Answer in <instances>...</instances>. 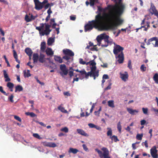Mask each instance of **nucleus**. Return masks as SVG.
I'll use <instances>...</instances> for the list:
<instances>
[{
    "mask_svg": "<svg viewBox=\"0 0 158 158\" xmlns=\"http://www.w3.org/2000/svg\"><path fill=\"white\" fill-rule=\"evenodd\" d=\"M104 41L106 43L105 44H102L101 45V46L102 48L104 47H106L108 45V43L109 42V41L108 39H107V40H104Z\"/></svg>",
    "mask_w": 158,
    "mask_h": 158,
    "instance_id": "nucleus-38",
    "label": "nucleus"
},
{
    "mask_svg": "<svg viewBox=\"0 0 158 158\" xmlns=\"http://www.w3.org/2000/svg\"><path fill=\"white\" fill-rule=\"evenodd\" d=\"M15 92H16L17 91H18L19 92H20L22 91L23 90V88L22 86L18 85L15 87Z\"/></svg>",
    "mask_w": 158,
    "mask_h": 158,
    "instance_id": "nucleus-25",
    "label": "nucleus"
},
{
    "mask_svg": "<svg viewBox=\"0 0 158 158\" xmlns=\"http://www.w3.org/2000/svg\"><path fill=\"white\" fill-rule=\"evenodd\" d=\"M61 71V72H60V73L61 76L62 77H63L64 75H67L68 73V70L67 69Z\"/></svg>",
    "mask_w": 158,
    "mask_h": 158,
    "instance_id": "nucleus-24",
    "label": "nucleus"
},
{
    "mask_svg": "<svg viewBox=\"0 0 158 158\" xmlns=\"http://www.w3.org/2000/svg\"><path fill=\"white\" fill-rule=\"evenodd\" d=\"M0 92L6 96L8 95V94L6 93L5 91L3 90V87L2 86H0Z\"/></svg>",
    "mask_w": 158,
    "mask_h": 158,
    "instance_id": "nucleus-42",
    "label": "nucleus"
},
{
    "mask_svg": "<svg viewBox=\"0 0 158 158\" xmlns=\"http://www.w3.org/2000/svg\"><path fill=\"white\" fill-rule=\"evenodd\" d=\"M153 79L155 83L158 84V73H156L154 75Z\"/></svg>",
    "mask_w": 158,
    "mask_h": 158,
    "instance_id": "nucleus-32",
    "label": "nucleus"
},
{
    "mask_svg": "<svg viewBox=\"0 0 158 158\" xmlns=\"http://www.w3.org/2000/svg\"><path fill=\"white\" fill-rule=\"evenodd\" d=\"M127 109L129 113L132 115L136 114L139 112L138 110H133L130 108H127Z\"/></svg>",
    "mask_w": 158,
    "mask_h": 158,
    "instance_id": "nucleus-13",
    "label": "nucleus"
},
{
    "mask_svg": "<svg viewBox=\"0 0 158 158\" xmlns=\"http://www.w3.org/2000/svg\"><path fill=\"white\" fill-rule=\"evenodd\" d=\"M74 71H75L77 72L80 73L81 75H85V76L86 72L84 69L82 70H79L78 69H76L75 70L74 69Z\"/></svg>",
    "mask_w": 158,
    "mask_h": 158,
    "instance_id": "nucleus-29",
    "label": "nucleus"
},
{
    "mask_svg": "<svg viewBox=\"0 0 158 158\" xmlns=\"http://www.w3.org/2000/svg\"><path fill=\"white\" fill-rule=\"evenodd\" d=\"M54 40L53 38H49L47 41V44L48 46H51L54 42Z\"/></svg>",
    "mask_w": 158,
    "mask_h": 158,
    "instance_id": "nucleus-27",
    "label": "nucleus"
},
{
    "mask_svg": "<svg viewBox=\"0 0 158 158\" xmlns=\"http://www.w3.org/2000/svg\"><path fill=\"white\" fill-rule=\"evenodd\" d=\"M52 31V30H48L46 31V30H44V31L42 32V35H44L45 34L46 35H49L50 33V32Z\"/></svg>",
    "mask_w": 158,
    "mask_h": 158,
    "instance_id": "nucleus-37",
    "label": "nucleus"
},
{
    "mask_svg": "<svg viewBox=\"0 0 158 158\" xmlns=\"http://www.w3.org/2000/svg\"><path fill=\"white\" fill-rule=\"evenodd\" d=\"M60 131H64L65 133H67L69 131V129L68 127H65L61 129Z\"/></svg>",
    "mask_w": 158,
    "mask_h": 158,
    "instance_id": "nucleus-48",
    "label": "nucleus"
},
{
    "mask_svg": "<svg viewBox=\"0 0 158 158\" xmlns=\"http://www.w3.org/2000/svg\"><path fill=\"white\" fill-rule=\"evenodd\" d=\"M58 109L61 112L64 113H67L68 112L67 110L64 109V108L60 106H59L58 107Z\"/></svg>",
    "mask_w": 158,
    "mask_h": 158,
    "instance_id": "nucleus-30",
    "label": "nucleus"
},
{
    "mask_svg": "<svg viewBox=\"0 0 158 158\" xmlns=\"http://www.w3.org/2000/svg\"><path fill=\"white\" fill-rule=\"evenodd\" d=\"M108 106L114 108V101L113 100H110L108 101Z\"/></svg>",
    "mask_w": 158,
    "mask_h": 158,
    "instance_id": "nucleus-31",
    "label": "nucleus"
},
{
    "mask_svg": "<svg viewBox=\"0 0 158 158\" xmlns=\"http://www.w3.org/2000/svg\"><path fill=\"white\" fill-rule=\"evenodd\" d=\"M14 97V96L13 94H11L9 98L8 99L11 102H13L14 100H13V98Z\"/></svg>",
    "mask_w": 158,
    "mask_h": 158,
    "instance_id": "nucleus-53",
    "label": "nucleus"
},
{
    "mask_svg": "<svg viewBox=\"0 0 158 158\" xmlns=\"http://www.w3.org/2000/svg\"><path fill=\"white\" fill-rule=\"evenodd\" d=\"M63 51V53L66 55L69 56H74V53L71 50L69 49H64Z\"/></svg>",
    "mask_w": 158,
    "mask_h": 158,
    "instance_id": "nucleus-11",
    "label": "nucleus"
},
{
    "mask_svg": "<svg viewBox=\"0 0 158 158\" xmlns=\"http://www.w3.org/2000/svg\"><path fill=\"white\" fill-rule=\"evenodd\" d=\"M69 75L70 78L74 76V73L73 71H70L69 73Z\"/></svg>",
    "mask_w": 158,
    "mask_h": 158,
    "instance_id": "nucleus-59",
    "label": "nucleus"
},
{
    "mask_svg": "<svg viewBox=\"0 0 158 158\" xmlns=\"http://www.w3.org/2000/svg\"><path fill=\"white\" fill-rule=\"evenodd\" d=\"M14 118L15 119L20 122H21L22 121L21 118L18 116L16 115H14Z\"/></svg>",
    "mask_w": 158,
    "mask_h": 158,
    "instance_id": "nucleus-55",
    "label": "nucleus"
},
{
    "mask_svg": "<svg viewBox=\"0 0 158 158\" xmlns=\"http://www.w3.org/2000/svg\"><path fill=\"white\" fill-rule=\"evenodd\" d=\"M39 56L38 54L35 53L33 54V60L34 63H37L39 60Z\"/></svg>",
    "mask_w": 158,
    "mask_h": 158,
    "instance_id": "nucleus-19",
    "label": "nucleus"
},
{
    "mask_svg": "<svg viewBox=\"0 0 158 158\" xmlns=\"http://www.w3.org/2000/svg\"><path fill=\"white\" fill-rule=\"evenodd\" d=\"M110 138L112 140H114L115 142H116L119 141V140L118 139L117 137L115 135H114L111 137H110Z\"/></svg>",
    "mask_w": 158,
    "mask_h": 158,
    "instance_id": "nucleus-33",
    "label": "nucleus"
},
{
    "mask_svg": "<svg viewBox=\"0 0 158 158\" xmlns=\"http://www.w3.org/2000/svg\"><path fill=\"white\" fill-rule=\"evenodd\" d=\"M90 6H93L94 5V2H96V0H90Z\"/></svg>",
    "mask_w": 158,
    "mask_h": 158,
    "instance_id": "nucleus-57",
    "label": "nucleus"
},
{
    "mask_svg": "<svg viewBox=\"0 0 158 158\" xmlns=\"http://www.w3.org/2000/svg\"><path fill=\"white\" fill-rule=\"evenodd\" d=\"M41 50L44 51L46 48V43L45 42H43L41 44Z\"/></svg>",
    "mask_w": 158,
    "mask_h": 158,
    "instance_id": "nucleus-28",
    "label": "nucleus"
},
{
    "mask_svg": "<svg viewBox=\"0 0 158 158\" xmlns=\"http://www.w3.org/2000/svg\"><path fill=\"white\" fill-rule=\"evenodd\" d=\"M146 67L145 66V65L143 64H142L140 67V69L141 70L142 72H144L146 70Z\"/></svg>",
    "mask_w": 158,
    "mask_h": 158,
    "instance_id": "nucleus-46",
    "label": "nucleus"
},
{
    "mask_svg": "<svg viewBox=\"0 0 158 158\" xmlns=\"http://www.w3.org/2000/svg\"><path fill=\"white\" fill-rule=\"evenodd\" d=\"M66 66L64 64H62L60 65V69L61 71L66 69Z\"/></svg>",
    "mask_w": 158,
    "mask_h": 158,
    "instance_id": "nucleus-45",
    "label": "nucleus"
},
{
    "mask_svg": "<svg viewBox=\"0 0 158 158\" xmlns=\"http://www.w3.org/2000/svg\"><path fill=\"white\" fill-rule=\"evenodd\" d=\"M25 52L27 54V55L29 56L30 59H31V56L33 52L31 49L28 48H25Z\"/></svg>",
    "mask_w": 158,
    "mask_h": 158,
    "instance_id": "nucleus-14",
    "label": "nucleus"
},
{
    "mask_svg": "<svg viewBox=\"0 0 158 158\" xmlns=\"http://www.w3.org/2000/svg\"><path fill=\"white\" fill-rule=\"evenodd\" d=\"M120 78L124 81H126L128 79V75L127 72H125V73H119Z\"/></svg>",
    "mask_w": 158,
    "mask_h": 158,
    "instance_id": "nucleus-10",
    "label": "nucleus"
},
{
    "mask_svg": "<svg viewBox=\"0 0 158 158\" xmlns=\"http://www.w3.org/2000/svg\"><path fill=\"white\" fill-rule=\"evenodd\" d=\"M38 60L39 62L41 63H44L45 61V56L42 54H40Z\"/></svg>",
    "mask_w": 158,
    "mask_h": 158,
    "instance_id": "nucleus-15",
    "label": "nucleus"
},
{
    "mask_svg": "<svg viewBox=\"0 0 158 158\" xmlns=\"http://www.w3.org/2000/svg\"><path fill=\"white\" fill-rule=\"evenodd\" d=\"M44 7L43 5H42L41 2H40L35 5V8L37 10H40L42 9Z\"/></svg>",
    "mask_w": 158,
    "mask_h": 158,
    "instance_id": "nucleus-18",
    "label": "nucleus"
},
{
    "mask_svg": "<svg viewBox=\"0 0 158 158\" xmlns=\"http://www.w3.org/2000/svg\"><path fill=\"white\" fill-rule=\"evenodd\" d=\"M102 40H107V39H109V35H106L105 33L101 34Z\"/></svg>",
    "mask_w": 158,
    "mask_h": 158,
    "instance_id": "nucleus-34",
    "label": "nucleus"
},
{
    "mask_svg": "<svg viewBox=\"0 0 158 158\" xmlns=\"http://www.w3.org/2000/svg\"><path fill=\"white\" fill-rule=\"evenodd\" d=\"M90 65H92V67L96 66V63L94 61V59L90 61Z\"/></svg>",
    "mask_w": 158,
    "mask_h": 158,
    "instance_id": "nucleus-47",
    "label": "nucleus"
},
{
    "mask_svg": "<svg viewBox=\"0 0 158 158\" xmlns=\"http://www.w3.org/2000/svg\"><path fill=\"white\" fill-rule=\"evenodd\" d=\"M109 77H108V76L106 74H104L103 76L102 77V79H109Z\"/></svg>",
    "mask_w": 158,
    "mask_h": 158,
    "instance_id": "nucleus-63",
    "label": "nucleus"
},
{
    "mask_svg": "<svg viewBox=\"0 0 158 158\" xmlns=\"http://www.w3.org/2000/svg\"><path fill=\"white\" fill-rule=\"evenodd\" d=\"M45 52L48 56H52L54 54V52L52 51V49L49 48H47L45 51Z\"/></svg>",
    "mask_w": 158,
    "mask_h": 158,
    "instance_id": "nucleus-17",
    "label": "nucleus"
},
{
    "mask_svg": "<svg viewBox=\"0 0 158 158\" xmlns=\"http://www.w3.org/2000/svg\"><path fill=\"white\" fill-rule=\"evenodd\" d=\"M89 126L91 128H95L96 127V125L94 124L90 123L88 124Z\"/></svg>",
    "mask_w": 158,
    "mask_h": 158,
    "instance_id": "nucleus-62",
    "label": "nucleus"
},
{
    "mask_svg": "<svg viewBox=\"0 0 158 158\" xmlns=\"http://www.w3.org/2000/svg\"><path fill=\"white\" fill-rule=\"evenodd\" d=\"M109 130L107 131V135L108 136H110V137H111L112 135V131L111 128H107Z\"/></svg>",
    "mask_w": 158,
    "mask_h": 158,
    "instance_id": "nucleus-43",
    "label": "nucleus"
},
{
    "mask_svg": "<svg viewBox=\"0 0 158 158\" xmlns=\"http://www.w3.org/2000/svg\"><path fill=\"white\" fill-rule=\"evenodd\" d=\"M3 71L4 77L5 78V81L6 82L10 81V79L6 71L5 70H4Z\"/></svg>",
    "mask_w": 158,
    "mask_h": 158,
    "instance_id": "nucleus-20",
    "label": "nucleus"
},
{
    "mask_svg": "<svg viewBox=\"0 0 158 158\" xmlns=\"http://www.w3.org/2000/svg\"><path fill=\"white\" fill-rule=\"evenodd\" d=\"M78 152L79 150L78 149L71 148H69L68 151L69 153H72L74 154L77 153Z\"/></svg>",
    "mask_w": 158,
    "mask_h": 158,
    "instance_id": "nucleus-22",
    "label": "nucleus"
},
{
    "mask_svg": "<svg viewBox=\"0 0 158 158\" xmlns=\"http://www.w3.org/2000/svg\"><path fill=\"white\" fill-rule=\"evenodd\" d=\"M96 66L91 67L90 71L88 73L86 72L85 78L88 79L90 76L91 77H93L94 79L95 80L96 77H98L99 76V71L96 70Z\"/></svg>",
    "mask_w": 158,
    "mask_h": 158,
    "instance_id": "nucleus-3",
    "label": "nucleus"
},
{
    "mask_svg": "<svg viewBox=\"0 0 158 158\" xmlns=\"http://www.w3.org/2000/svg\"><path fill=\"white\" fill-rule=\"evenodd\" d=\"M157 150L156 149V147L155 146H153L150 149V153L151 156L153 158H158V156L157 153Z\"/></svg>",
    "mask_w": 158,
    "mask_h": 158,
    "instance_id": "nucleus-7",
    "label": "nucleus"
},
{
    "mask_svg": "<svg viewBox=\"0 0 158 158\" xmlns=\"http://www.w3.org/2000/svg\"><path fill=\"white\" fill-rule=\"evenodd\" d=\"M79 76V78L81 79H82L85 78V76L84 77V75H81V74H75L74 76L76 77H77V76Z\"/></svg>",
    "mask_w": 158,
    "mask_h": 158,
    "instance_id": "nucleus-49",
    "label": "nucleus"
},
{
    "mask_svg": "<svg viewBox=\"0 0 158 158\" xmlns=\"http://www.w3.org/2000/svg\"><path fill=\"white\" fill-rule=\"evenodd\" d=\"M103 17L101 13H99L95 16V19L89 21L88 23L85 26V31L92 30L94 28L101 30L108 31L113 28V26L109 25L108 24L102 23V20Z\"/></svg>",
    "mask_w": 158,
    "mask_h": 158,
    "instance_id": "nucleus-1",
    "label": "nucleus"
},
{
    "mask_svg": "<svg viewBox=\"0 0 158 158\" xmlns=\"http://www.w3.org/2000/svg\"><path fill=\"white\" fill-rule=\"evenodd\" d=\"M142 110L143 113L144 114H148V110L147 108H144L143 107L142 108Z\"/></svg>",
    "mask_w": 158,
    "mask_h": 158,
    "instance_id": "nucleus-50",
    "label": "nucleus"
},
{
    "mask_svg": "<svg viewBox=\"0 0 158 158\" xmlns=\"http://www.w3.org/2000/svg\"><path fill=\"white\" fill-rule=\"evenodd\" d=\"M44 27V24H40V26L39 27H36V29L38 30L39 31H40L42 29H43Z\"/></svg>",
    "mask_w": 158,
    "mask_h": 158,
    "instance_id": "nucleus-40",
    "label": "nucleus"
},
{
    "mask_svg": "<svg viewBox=\"0 0 158 158\" xmlns=\"http://www.w3.org/2000/svg\"><path fill=\"white\" fill-rule=\"evenodd\" d=\"M77 131L78 133L79 134L85 136H88L89 135L85 133L84 131L83 130L81 129H77Z\"/></svg>",
    "mask_w": 158,
    "mask_h": 158,
    "instance_id": "nucleus-16",
    "label": "nucleus"
},
{
    "mask_svg": "<svg viewBox=\"0 0 158 158\" xmlns=\"http://www.w3.org/2000/svg\"><path fill=\"white\" fill-rule=\"evenodd\" d=\"M54 59L56 61H57L60 63H61L63 62L62 59L59 56H54Z\"/></svg>",
    "mask_w": 158,
    "mask_h": 158,
    "instance_id": "nucleus-21",
    "label": "nucleus"
},
{
    "mask_svg": "<svg viewBox=\"0 0 158 158\" xmlns=\"http://www.w3.org/2000/svg\"><path fill=\"white\" fill-rule=\"evenodd\" d=\"M153 41H156L155 44L153 45L154 47H158V38L156 37H153L149 39L147 44L148 45H149L150 44V42Z\"/></svg>",
    "mask_w": 158,
    "mask_h": 158,
    "instance_id": "nucleus-8",
    "label": "nucleus"
},
{
    "mask_svg": "<svg viewBox=\"0 0 158 158\" xmlns=\"http://www.w3.org/2000/svg\"><path fill=\"white\" fill-rule=\"evenodd\" d=\"M24 76L25 77H29L31 76L30 73V71L27 70V72L26 70H25L23 71Z\"/></svg>",
    "mask_w": 158,
    "mask_h": 158,
    "instance_id": "nucleus-26",
    "label": "nucleus"
},
{
    "mask_svg": "<svg viewBox=\"0 0 158 158\" xmlns=\"http://www.w3.org/2000/svg\"><path fill=\"white\" fill-rule=\"evenodd\" d=\"M117 127L119 132L120 133H121V132L122 126H121V122H118V123Z\"/></svg>",
    "mask_w": 158,
    "mask_h": 158,
    "instance_id": "nucleus-39",
    "label": "nucleus"
},
{
    "mask_svg": "<svg viewBox=\"0 0 158 158\" xmlns=\"http://www.w3.org/2000/svg\"><path fill=\"white\" fill-rule=\"evenodd\" d=\"M144 145L146 148L148 147V141L147 140H145L144 142H143L142 143V145L143 146Z\"/></svg>",
    "mask_w": 158,
    "mask_h": 158,
    "instance_id": "nucleus-52",
    "label": "nucleus"
},
{
    "mask_svg": "<svg viewBox=\"0 0 158 158\" xmlns=\"http://www.w3.org/2000/svg\"><path fill=\"white\" fill-rule=\"evenodd\" d=\"M111 83L109 82V84L107 87L105 88V90H107L109 89H111Z\"/></svg>",
    "mask_w": 158,
    "mask_h": 158,
    "instance_id": "nucleus-54",
    "label": "nucleus"
},
{
    "mask_svg": "<svg viewBox=\"0 0 158 158\" xmlns=\"http://www.w3.org/2000/svg\"><path fill=\"white\" fill-rule=\"evenodd\" d=\"M13 52L14 57V58L15 59L16 61L19 64H20V61L18 59V55H17L16 52L15 50H13Z\"/></svg>",
    "mask_w": 158,
    "mask_h": 158,
    "instance_id": "nucleus-23",
    "label": "nucleus"
},
{
    "mask_svg": "<svg viewBox=\"0 0 158 158\" xmlns=\"http://www.w3.org/2000/svg\"><path fill=\"white\" fill-rule=\"evenodd\" d=\"M115 58L118 59L117 61L119 64H122L124 60V54L123 52H121L118 55H115Z\"/></svg>",
    "mask_w": 158,
    "mask_h": 158,
    "instance_id": "nucleus-6",
    "label": "nucleus"
},
{
    "mask_svg": "<svg viewBox=\"0 0 158 158\" xmlns=\"http://www.w3.org/2000/svg\"><path fill=\"white\" fill-rule=\"evenodd\" d=\"M79 63L81 64L84 65V64H85L86 63V62L85 61H84L83 60V59L82 58L79 59Z\"/></svg>",
    "mask_w": 158,
    "mask_h": 158,
    "instance_id": "nucleus-58",
    "label": "nucleus"
},
{
    "mask_svg": "<svg viewBox=\"0 0 158 158\" xmlns=\"http://www.w3.org/2000/svg\"><path fill=\"white\" fill-rule=\"evenodd\" d=\"M25 20L27 22H29L31 21V19H30L27 15H25Z\"/></svg>",
    "mask_w": 158,
    "mask_h": 158,
    "instance_id": "nucleus-44",
    "label": "nucleus"
},
{
    "mask_svg": "<svg viewBox=\"0 0 158 158\" xmlns=\"http://www.w3.org/2000/svg\"><path fill=\"white\" fill-rule=\"evenodd\" d=\"M82 147L83 148L84 150L86 152L88 151H89L88 148L87 147V146L85 144H83L82 145Z\"/></svg>",
    "mask_w": 158,
    "mask_h": 158,
    "instance_id": "nucleus-56",
    "label": "nucleus"
},
{
    "mask_svg": "<svg viewBox=\"0 0 158 158\" xmlns=\"http://www.w3.org/2000/svg\"><path fill=\"white\" fill-rule=\"evenodd\" d=\"M7 86L9 88H13L14 87V84L11 82H8L7 84Z\"/></svg>",
    "mask_w": 158,
    "mask_h": 158,
    "instance_id": "nucleus-35",
    "label": "nucleus"
},
{
    "mask_svg": "<svg viewBox=\"0 0 158 158\" xmlns=\"http://www.w3.org/2000/svg\"><path fill=\"white\" fill-rule=\"evenodd\" d=\"M143 134H138L136 136V139L138 140H141L143 136Z\"/></svg>",
    "mask_w": 158,
    "mask_h": 158,
    "instance_id": "nucleus-36",
    "label": "nucleus"
},
{
    "mask_svg": "<svg viewBox=\"0 0 158 158\" xmlns=\"http://www.w3.org/2000/svg\"><path fill=\"white\" fill-rule=\"evenodd\" d=\"M46 26H45V30L46 31H47V30H51V29H50L49 28L51 27V25H50L48 24H46L45 23Z\"/></svg>",
    "mask_w": 158,
    "mask_h": 158,
    "instance_id": "nucleus-60",
    "label": "nucleus"
},
{
    "mask_svg": "<svg viewBox=\"0 0 158 158\" xmlns=\"http://www.w3.org/2000/svg\"><path fill=\"white\" fill-rule=\"evenodd\" d=\"M33 136H34V137L40 139H42V137H40V136L37 133L34 134H33Z\"/></svg>",
    "mask_w": 158,
    "mask_h": 158,
    "instance_id": "nucleus-51",
    "label": "nucleus"
},
{
    "mask_svg": "<svg viewBox=\"0 0 158 158\" xmlns=\"http://www.w3.org/2000/svg\"><path fill=\"white\" fill-rule=\"evenodd\" d=\"M96 40L98 43L101 42L102 40L101 34L97 36L96 38Z\"/></svg>",
    "mask_w": 158,
    "mask_h": 158,
    "instance_id": "nucleus-41",
    "label": "nucleus"
},
{
    "mask_svg": "<svg viewBox=\"0 0 158 158\" xmlns=\"http://www.w3.org/2000/svg\"><path fill=\"white\" fill-rule=\"evenodd\" d=\"M103 152L98 148L95 149V150L98 153L100 158L103 157L104 158H110L109 156V152L108 149L106 148L103 147L101 149Z\"/></svg>",
    "mask_w": 158,
    "mask_h": 158,
    "instance_id": "nucleus-4",
    "label": "nucleus"
},
{
    "mask_svg": "<svg viewBox=\"0 0 158 158\" xmlns=\"http://www.w3.org/2000/svg\"><path fill=\"white\" fill-rule=\"evenodd\" d=\"M124 48L119 45H116L114 48L113 53L115 55H117L120 52H123Z\"/></svg>",
    "mask_w": 158,
    "mask_h": 158,
    "instance_id": "nucleus-5",
    "label": "nucleus"
},
{
    "mask_svg": "<svg viewBox=\"0 0 158 158\" xmlns=\"http://www.w3.org/2000/svg\"><path fill=\"white\" fill-rule=\"evenodd\" d=\"M42 143L44 146L50 147L54 148L57 146L56 144L54 143H46L44 142H42Z\"/></svg>",
    "mask_w": 158,
    "mask_h": 158,
    "instance_id": "nucleus-12",
    "label": "nucleus"
},
{
    "mask_svg": "<svg viewBox=\"0 0 158 158\" xmlns=\"http://www.w3.org/2000/svg\"><path fill=\"white\" fill-rule=\"evenodd\" d=\"M63 58L64 59H65V60H68L70 59V57H69L68 56H64L63 57Z\"/></svg>",
    "mask_w": 158,
    "mask_h": 158,
    "instance_id": "nucleus-64",
    "label": "nucleus"
},
{
    "mask_svg": "<svg viewBox=\"0 0 158 158\" xmlns=\"http://www.w3.org/2000/svg\"><path fill=\"white\" fill-rule=\"evenodd\" d=\"M127 67L130 69H131L132 68V66L131 65V60H128Z\"/></svg>",
    "mask_w": 158,
    "mask_h": 158,
    "instance_id": "nucleus-61",
    "label": "nucleus"
},
{
    "mask_svg": "<svg viewBox=\"0 0 158 158\" xmlns=\"http://www.w3.org/2000/svg\"><path fill=\"white\" fill-rule=\"evenodd\" d=\"M124 7V5L121 4L120 5V6L118 7V9L115 12L110 11L109 14H104V15L106 20L108 22H116V23L114 25H112L113 26V28L111 29H114V25L117 26L122 23L123 20L121 19L119 17L123 13ZM108 25H109V24Z\"/></svg>",
    "mask_w": 158,
    "mask_h": 158,
    "instance_id": "nucleus-2",
    "label": "nucleus"
},
{
    "mask_svg": "<svg viewBox=\"0 0 158 158\" xmlns=\"http://www.w3.org/2000/svg\"><path fill=\"white\" fill-rule=\"evenodd\" d=\"M150 10V12L152 14H154L158 18V12L156 10V7L153 4H151Z\"/></svg>",
    "mask_w": 158,
    "mask_h": 158,
    "instance_id": "nucleus-9",
    "label": "nucleus"
}]
</instances>
